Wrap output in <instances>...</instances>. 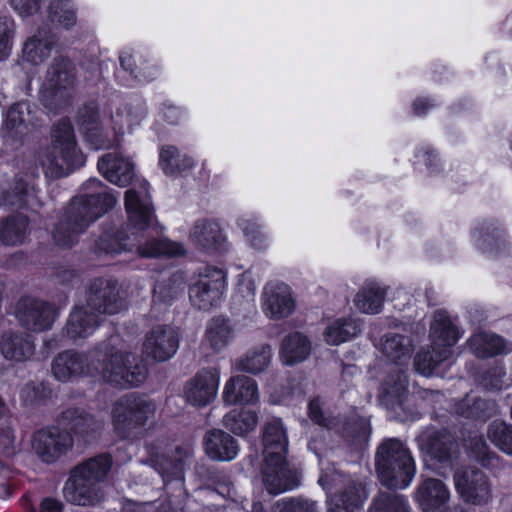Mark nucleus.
Masks as SVG:
<instances>
[{
	"mask_svg": "<svg viewBox=\"0 0 512 512\" xmlns=\"http://www.w3.org/2000/svg\"><path fill=\"white\" fill-rule=\"evenodd\" d=\"M83 195L74 198L53 231V239L59 247L73 246L81 233L101 215L112 209L117 197L109 193L102 183L89 179L83 184Z\"/></svg>",
	"mask_w": 512,
	"mask_h": 512,
	"instance_id": "2",
	"label": "nucleus"
},
{
	"mask_svg": "<svg viewBox=\"0 0 512 512\" xmlns=\"http://www.w3.org/2000/svg\"><path fill=\"white\" fill-rule=\"evenodd\" d=\"M358 332L359 327L354 320L340 318L329 323L323 337L328 345H340L355 337Z\"/></svg>",
	"mask_w": 512,
	"mask_h": 512,
	"instance_id": "41",
	"label": "nucleus"
},
{
	"mask_svg": "<svg viewBox=\"0 0 512 512\" xmlns=\"http://www.w3.org/2000/svg\"><path fill=\"white\" fill-rule=\"evenodd\" d=\"M455 490L467 504L487 505L493 497L489 478L474 467H460L453 476Z\"/></svg>",
	"mask_w": 512,
	"mask_h": 512,
	"instance_id": "12",
	"label": "nucleus"
},
{
	"mask_svg": "<svg viewBox=\"0 0 512 512\" xmlns=\"http://www.w3.org/2000/svg\"><path fill=\"white\" fill-rule=\"evenodd\" d=\"M61 503L55 499L46 498L42 501L40 512H61Z\"/></svg>",
	"mask_w": 512,
	"mask_h": 512,
	"instance_id": "61",
	"label": "nucleus"
},
{
	"mask_svg": "<svg viewBox=\"0 0 512 512\" xmlns=\"http://www.w3.org/2000/svg\"><path fill=\"white\" fill-rule=\"evenodd\" d=\"M53 42L44 32L28 38L22 49V59L28 63L37 65L47 59L51 53Z\"/></svg>",
	"mask_w": 512,
	"mask_h": 512,
	"instance_id": "36",
	"label": "nucleus"
},
{
	"mask_svg": "<svg viewBox=\"0 0 512 512\" xmlns=\"http://www.w3.org/2000/svg\"><path fill=\"white\" fill-rule=\"evenodd\" d=\"M126 307L116 282L97 279L89 287L85 298L71 311L66 333L71 339L87 338L99 326L103 313L116 314Z\"/></svg>",
	"mask_w": 512,
	"mask_h": 512,
	"instance_id": "3",
	"label": "nucleus"
},
{
	"mask_svg": "<svg viewBox=\"0 0 512 512\" xmlns=\"http://www.w3.org/2000/svg\"><path fill=\"white\" fill-rule=\"evenodd\" d=\"M490 441L502 452L512 456V427L503 421H493L487 431Z\"/></svg>",
	"mask_w": 512,
	"mask_h": 512,
	"instance_id": "47",
	"label": "nucleus"
},
{
	"mask_svg": "<svg viewBox=\"0 0 512 512\" xmlns=\"http://www.w3.org/2000/svg\"><path fill=\"white\" fill-rule=\"evenodd\" d=\"M484 406H486V402L482 399H474L472 406L467 404V408L463 409L462 405H459L457 408V412L468 417V418H482L486 417L484 412Z\"/></svg>",
	"mask_w": 512,
	"mask_h": 512,
	"instance_id": "55",
	"label": "nucleus"
},
{
	"mask_svg": "<svg viewBox=\"0 0 512 512\" xmlns=\"http://www.w3.org/2000/svg\"><path fill=\"white\" fill-rule=\"evenodd\" d=\"M141 257L155 258L159 256H181L186 253L183 244L167 239H150L140 243L137 248Z\"/></svg>",
	"mask_w": 512,
	"mask_h": 512,
	"instance_id": "39",
	"label": "nucleus"
},
{
	"mask_svg": "<svg viewBox=\"0 0 512 512\" xmlns=\"http://www.w3.org/2000/svg\"><path fill=\"white\" fill-rule=\"evenodd\" d=\"M262 309L270 319H283L295 310V301L290 288L283 283L269 284L263 291Z\"/></svg>",
	"mask_w": 512,
	"mask_h": 512,
	"instance_id": "20",
	"label": "nucleus"
},
{
	"mask_svg": "<svg viewBox=\"0 0 512 512\" xmlns=\"http://www.w3.org/2000/svg\"><path fill=\"white\" fill-rule=\"evenodd\" d=\"M61 421L73 431L75 436L82 438L85 442L95 438L103 428L101 421L76 408L65 410L61 415Z\"/></svg>",
	"mask_w": 512,
	"mask_h": 512,
	"instance_id": "29",
	"label": "nucleus"
},
{
	"mask_svg": "<svg viewBox=\"0 0 512 512\" xmlns=\"http://www.w3.org/2000/svg\"><path fill=\"white\" fill-rule=\"evenodd\" d=\"M225 286L224 271L216 267H206L189 289L190 301L200 310H209L219 304Z\"/></svg>",
	"mask_w": 512,
	"mask_h": 512,
	"instance_id": "13",
	"label": "nucleus"
},
{
	"mask_svg": "<svg viewBox=\"0 0 512 512\" xmlns=\"http://www.w3.org/2000/svg\"><path fill=\"white\" fill-rule=\"evenodd\" d=\"M36 111L28 102H19L10 107L3 125L5 141H21L36 126Z\"/></svg>",
	"mask_w": 512,
	"mask_h": 512,
	"instance_id": "16",
	"label": "nucleus"
},
{
	"mask_svg": "<svg viewBox=\"0 0 512 512\" xmlns=\"http://www.w3.org/2000/svg\"><path fill=\"white\" fill-rule=\"evenodd\" d=\"M204 449L207 456L216 461H231L239 452L237 440L223 430L214 429L206 433Z\"/></svg>",
	"mask_w": 512,
	"mask_h": 512,
	"instance_id": "26",
	"label": "nucleus"
},
{
	"mask_svg": "<svg viewBox=\"0 0 512 512\" xmlns=\"http://www.w3.org/2000/svg\"><path fill=\"white\" fill-rule=\"evenodd\" d=\"M111 465V457L107 454H101L81 462L70 471L69 475L75 476L79 480L100 485L106 478Z\"/></svg>",
	"mask_w": 512,
	"mask_h": 512,
	"instance_id": "31",
	"label": "nucleus"
},
{
	"mask_svg": "<svg viewBox=\"0 0 512 512\" xmlns=\"http://www.w3.org/2000/svg\"><path fill=\"white\" fill-rule=\"evenodd\" d=\"M243 288H246L248 290V296L253 299L255 295V287L251 285V283H241L238 286V291L243 292Z\"/></svg>",
	"mask_w": 512,
	"mask_h": 512,
	"instance_id": "64",
	"label": "nucleus"
},
{
	"mask_svg": "<svg viewBox=\"0 0 512 512\" xmlns=\"http://www.w3.org/2000/svg\"><path fill=\"white\" fill-rule=\"evenodd\" d=\"M273 512H318L315 501L303 498H284L273 506Z\"/></svg>",
	"mask_w": 512,
	"mask_h": 512,
	"instance_id": "48",
	"label": "nucleus"
},
{
	"mask_svg": "<svg viewBox=\"0 0 512 512\" xmlns=\"http://www.w3.org/2000/svg\"><path fill=\"white\" fill-rule=\"evenodd\" d=\"M72 435L58 427L44 428L34 433L32 448L45 463L52 464L72 450Z\"/></svg>",
	"mask_w": 512,
	"mask_h": 512,
	"instance_id": "14",
	"label": "nucleus"
},
{
	"mask_svg": "<svg viewBox=\"0 0 512 512\" xmlns=\"http://www.w3.org/2000/svg\"><path fill=\"white\" fill-rule=\"evenodd\" d=\"M190 242L206 253H215L225 249L226 238L218 222L201 219L195 222L189 233Z\"/></svg>",
	"mask_w": 512,
	"mask_h": 512,
	"instance_id": "21",
	"label": "nucleus"
},
{
	"mask_svg": "<svg viewBox=\"0 0 512 512\" xmlns=\"http://www.w3.org/2000/svg\"><path fill=\"white\" fill-rule=\"evenodd\" d=\"M76 12L77 8L72 0H51L48 6L51 21L65 29H70L76 24Z\"/></svg>",
	"mask_w": 512,
	"mask_h": 512,
	"instance_id": "44",
	"label": "nucleus"
},
{
	"mask_svg": "<svg viewBox=\"0 0 512 512\" xmlns=\"http://www.w3.org/2000/svg\"><path fill=\"white\" fill-rule=\"evenodd\" d=\"M28 233V220L23 215L7 218L0 224V241L5 245L22 244Z\"/></svg>",
	"mask_w": 512,
	"mask_h": 512,
	"instance_id": "40",
	"label": "nucleus"
},
{
	"mask_svg": "<svg viewBox=\"0 0 512 512\" xmlns=\"http://www.w3.org/2000/svg\"><path fill=\"white\" fill-rule=\"evenodd\" d=\"M380 348L382 353L400 367L409 363L412 353V343L408 337L388 333L382 337Z\"/></svg>",
	"mask_w": 512,
	"mask_h": 512,
	"instance_id": "34",
	"label": "nucleus"
},
{
	"mask_svg": "<svg viewBox=\"0 0 512 512\" xmlns=\"http://www.w3.org/2000/svg\"><path fill=\"white\" fill-rule=\"evenodd\" d=\"M125 208L128 215L129 234L121 232L120 235L115 236L109 232L104 233L97 242L99 250L107 254H119L130 245L125 242L126 240L133 238L134 241H138L139 235L151 226L154 209L146 181L142 180L137 186L126 191Z\"/></svg>",
	"mask_w": 512,
	"mask_h": 512,
	"instance_id": "5",
	"label": "nucleus"
},
{
	"mask_svg": "<svg viewBox=\"0 0 512 512\" xmlns=\"http://www.w3.org/2000/svg\"><path fill=\"white\" fill-rule=\"evenodd\" d=\"M271 359V347L268 344H261L247 350L233 365L238 371L257 375L268 368Z\"/></svg>",
	"mask_w": 512,
	"mask_h": 512,
	"instance_id": "32",
	"label": "nucleus"
},
{
	"mask_svg": "<svg viewBox=\"0 0 512 512\" xmlns=\"http://www.w3.org/2000/svg\"><path fill=\"white\" fill-rule=\"evenodd\" d=\"M156 411L157 406L153 400L134 393L124 395L111 409L113 429L123 439L134 437L154 419Z\"/></svg>",
	"mask_w": 512,
	"mask_h": 512,
	"instance_id": "9",
	"label": "nucleus"
},
{
	"mask_svg": "<svg viewBox=\"0 0 512 512\" xmlns=\"http://www.w3.org/2000/svg\"><path fill=\"white\" fill-rule=\"evenodd\" d=\"M420 447L431 461L439 463H450L458 452L454 437L445 430L423 435L420 438Z\"/></svg>",
	"mask_w": 512,
	"mask_h": 512,
	"instance_id": "23",
	"label": "nucleus"
},
{
	"mask_svg": "<svg viewBox=\"0 0 512 512\" xmlns=\"http://www.w3.org/2000/svg\"><path fill=\"white\" fill-rule=\"evenodd\" d=\"M415 499L422 512H445L450 508L451 492L443 481L427 478L419 485Z\"/></svg>",
	"mask_w": 512,
	"mask_h": 512,
	"instance_id": "19",
	"label": "nucleus"
},
{
	"mask_svg": "<svg viewBox=\"0 0 512 512\" xmlns=\"http://www.w3.org/2000/svg\"><path fill=\"white\" fill-rule=\"evenodd\" d=\"M407 389V377L402 369L394 376L390 375L384 383V390L387 394L400 398Z\"/></svg>",
	"mask_w": 512,
	"mask_h": 512,
	"instance_id": "53",
	"label": "nucleus"
},
{
	"mask_svg": "<svg viewBox=\"0 0 512 512\" xmlns=\"http://www.w3.org/2000/svg\"><path fill=\"white\" fill-rule=\"evenodd\" d=\"M238 226L254 247L259 249L264 247L265 236L260 230V225L253 218H241L238 221Z\"/></svg>",
	"mask_w": 512,
	"mask_h": 512,
	"instance_id": "51",
	"label": "nucleus"
},
{
	"mask_svg": "<svg viewBox=\"0 0 512 512\" xmlns=\"http://www.w3.org/2000/svg\"><path fill=\"white\" fill-rule=\"evenodd\" d=\"M117 337L97 345L87 354L59 353L52 362V374L61 382L87 375L121 387H137L147 378L146 366L131 352L116 347Z\"/></svg>",
	"mask_w": 512,
	"mask_h": 512,
	"instance_id": "1",
	"label": "nucleus"
},
{
	"mask_svg": "<svg viewBox=\"0 0 512 512\" xmlns=\"http://www.w3.org/2000/svg\"><path fill=\"white\" fill-rule=\"evenodd\" d=\"M76 83L75 67L64 57H56L51 62L43 84L42 101L44 105L57 110L67 105L72 98V89Z\"/></svg>",
	"mask_w": 512,
	"mask_h": 512,
	"instance_id": "10",
	"label": "nucleus"
},
{
	"mask_svg": "<svg viewBox=\"0 0 512 512\" xmlns=\"http://www.w3.org/2000/svg\"><path fill=\"white\" fill-rule=\"evenodd\" d=\"M13 472L0 460V498L6 499L11 495V485L8 479L12 478Z\"/></svg>",
	"mask_w": 512,
	"mask_h": 512,
	"instance_id": "56",
	"label": "nucleus"
},
{
	"mask_svg": "<svg viewBox=\"0 0 512 512\" xmlns=\"http://www.w3.org/2000/svg\"><path fill=\"white\" fill-rule=\"evenodd\" d=\"M219 374L216 369L200 370L185 386L186 401L196 407L210 404L217 396Z\"/></svg>",
	"mask_w": 512,
	"mask_h": 512,
	"instance_id": "17",
	"label": "nucleus"
},
{
	"mask_svg": "<svg viewBox=\"0 0 512 512\" xmlns=\"http://www.w3.org/2000/svg\"><path fill=\"white\" fill-rule=\"evenodd\" d=\"M234 331L229 320L221 317L210 320L206 327L205 342L214 351L225 348L233 339Z\"/></svg>",
	"mask_w": 512,
	"mask_h": 512,
	"instance_id": "37",
	"label": "nucleus"
},
{
	"mask_svg": "<svg viewBox=\"0 0 512 512\" xmlns=\"http://www.w3.org/2000/svg\"><path fill=\"white\" fill-rule=\"evenodd\" d=\"M490 227H486V226H483L481 228H477L476 231L474 232V237L477 241H482L485 242L486 239H484V237L487 235V236H490Z\"/></svg>",
	"mask_w": 512,
	"mask_h": 512,
	"instance_id": "63",
	"label": "nucleus"
},
{
	"mask_svg": "<svg viewBox=\"0 0 512 512\" xmlns=\"http://www.w3.org/2000/svg\"><path fill=\"white\" fill-rule=\"evenodd\" d=\"M159 164L165 174L173 175L192 168L194 161L186 155H181L176 147L167 145L160 150Z\"/></svg>",
	"mask_w": 512,
	"mask_h": 512,
	"instance_id": "42",
	"label": "nucleus"
},
{
	"mask_svg": "<svg viewBox=\"0 0 512 512\" xmlns=\"http://www.w3.org/2000/svg\"><path fill=\"white\" fill-rule=\"evenodd\" d=\"M11 5L21 17H28L39 11L40 0H11Z\"/></svg>",
	"mask_w": 512,
	"mask_h": 512,
	"instance_id": "54",
	"label": "nucleus"
},
{
	"mask_svg": "<svg viewBox=\"0 0 512 512\" xmlns=\"http://www.w3.org/2000/svg\"><path fill=\"white\" fill-rule=\"evenodd\" d=\"M264 463L263 484L271 494H280L298 486L296 472L287 461L288 435L280 418L269 420L262 433Z\"/></svg>",
	"mask_w": 512,
	"mask_h": 512,
	"instance_id": "4",
	"label": "nucleus"
},
{
	"mask_svg": "<svg viewBox=\"0 0 512 512\" xmlns=\"http://www.w3.org/2000/svg\"><path fill=\"white\" fill-rule=\"evenodd\" d=\"M385 294V289L378 283L368 282L356 294L354 304L363 313L376 314L382 308Z\"/></svg>",
	"mask_w": 512,
	"mask_h": 512,
	"instance_id": "35",
	"label": "nucleus"
},
{
	"mask_svg": "<svg viewBox=\"0 0 512 512\" xmlns=\"http://www.w3.org/2000/svg\"><path fill=\"white\" fill-rule=\"evenodd\" d=\"M176 294V290L166 289L165 285L162 283H158L154 287V297L162 302L170 301L174 295Z\"/></svg>",
	"mask_w": 512,
	"mask_h": 512,
	"instance_id": "59",
	"label": "nucleus"
},
{
	"mask_svg": "<svg viewBox=\"0 0 512 512\" xmlns=\"http://www.w3.org/2000/svg\"><path fill=\"white\" fill-rule=\"evenodd\" d=\"M311 350L312 347L309 339L305 335L295 332L283 339L280 359L285 365H294L306 360Z\"/></svg>",
	"mask_w": 512,
	"mask_h": 512,
	"instance_id": "33",
	"label": "nucleus"
},
{
	"mask_svg": "<svg viewBox=\"0 0 512 512\" xmlns=\"http://www.w3.org/2000/svg\"><path fill=\"white\" fill-rule=\"evenodd\" d=\"M470 456L480 462L484 467L495 466L498 456L489 451L487 444L482 438H473L468 444Z\"/></svg>",
	"mask_w": 512,
	"mask_h": 512,
	"instance_id": "49",
	"label": "nucleus"
},
{
	"mask_svg": "<svg viewBox=\"0 0 512 512\" xmlns=\"http://www.w3.org/2000/svg\"><path fill=\"white\" fill-rule=\"evenodd\" d=\"M63 494L68 502L79 506H96L104 499L100 485L79 480L72 475H69L63 487Z\"/></svg>",
	"mask_w": 512,
	"mask_h": 512,
	"instance_id": "24",
	"label": "nucleus"
},
{
	"mask_svg": "<svg viewBox=\"0 0 512 512\" xmlns=\"http://www.w3.org/2000/svg\"><path fill=\"white\" fill-rule=\"evenodd\" d=\"M431 349L420 350L414 360L415 370L423 376H430L438 364L451 356V351L447 348L439 349L432 344Z\"/></svg>",
	"mask_w": 512,
	"mask_h": 512,
	"instance_id": "43",
	"label": "nucleus"
},
{
	"mask_svg": "<svg viewBox=\"0 0 512 512\" xmlns=\"http://www.w3.org/2000/svg\"><path fill=\"white\" fill-rule=\"evenodd\" d=\"M434 107V103L427 98H417L413 102V110L417 115H423L427 110Z\"/></svg>",
	"mask_w": 512,
	"mask_h": 512,
	"instance_id": "60",
	"label": "nucleus"
},
{
	"mask_svg": "<svg viewBox=\"0 0 512 512\" xmlns=\"http://www.w3.org/2000/svg\"><path fill=\"white\" fill-rule=\"evenodd\" d=\"M309 417L320 426H328L327 419L324 417L321 405L318 399L311 400L308 405Z\"/></svg>",
	"mask_w": 512,
	"mask_h": 512,
	"instance_id": "57",
	"label": "nucleus"
},
{
	"mask_svg": "<svg viewBox=\"0 0 512 512\" xmlns=\"http://www.w3.org/2000/svg\"><path fill=\"white\" fill-rule=\"evenodd\" d=\"M375 465L380 481L390 489L407 488L416 472L409 449L396 438L387 439L380 444Z\"/></svg>",
	"mask_w": 512,
	"mask_h": 512,
	"instance_id": "7",
	"label": "nucleus"
},
{
	"mask_svg": "<svg viewBox=\"0 0 512 512\" xmlns=\"http://www.w3.org/2000/svg\"><path fill=\"white\" fill-rule=\"evenodd\" d=\"M371 512H411L407 499L399 494L380 493L373 499Z\"/></svg>",
	"mask_w": 512,
	"mask_h": 512,
	"instance_id": "46",
	"label": "nucleus"
},
{
	"mask_svg": "<svg viewBox=\"0 0 512 512\" xmlns=\"http://www.w3.org/2000/svg\"><path fill=\"white\" fill-rule=\"evenodd\" d=\"M468 344L472 352L479 358L512 352V342L492 332L479 331L469 338Z\"/></svg>",
	"mask_w": 512,
	"mask_h": 512,
	"instance_id": "27",
	"label": "nucleus"
},
{
	"mask_svg": "<svg viewBox=\"0 0 512 512\" xmlns=\"http://www.w3.org/2000/svg\"><path fill=\"white\" fill-rule=\"evenodd\" d=\"M5 442L4 450L5 453L11 454L14 452L13 439L9 432H7L2 439H0V445Z\"/></svg>",
	"mask_w": 512,
	"mask_h": 512,
	"instance_id": "62",
	"label": "nucleus"
},
{
	"mask_svg": "<svg viewBox=\"0 0 512 512\" xmlns=\"http://www.w3.org/2000/svg\"><path fill=\"white\" fill-rule=\"evenodd\" d=\"M321 465L319 485L330 492L328 496V512H356L360 510L366 501L368 494L364 484L357 478L346 476L338 472L334 467L324 469Z\"/></svg>",
	"mask_w": 512,
	"mask_h": 512,
	"instance_id": "8",
	"label": "nucleus"
},
{
	"mask_svg": "<svg viewBox=\"0 0 512 512\" xmlns=\"http://www.w3.org/2000/svg\"><path fill=\"white\" fill-rule=\"evenodd\" d=\"M430 338L434 346L451 351V347L460 338V332L446 312L437 311L431 324Z\"/></svg>",
	"mask_w": 512,
	"mask_h": 512,
	"instance_id": "30",
	"label": "nucleus"
},
{
	"mask_svg": "<svg viewBox=\"0 0 512 512\" xmlns=\"http://www.w3.org/2000/svg\"><path fill=\"white\" fill-rule=\"evenodd\" d=\"M99 172L111 183L125 187L134 177V165L127 159L116 153H108L102 156L97 163Z\"/></svg>",
	"mask_w": 512,
	"mask_h": 512,
	"instance_id": "25",
	"label": "nucleus"
},
{
	"mask_svg": "<svg viewBox=\"0 0 512 512\" xmlns=\"http://www.w3.org/2000/svg\"><path fill=\"white\" fill-rule=\"evenodd\" d=\"M259 398L257 382L248 376L235 375L224 384L222 400L226 405H253Z\"/></svg>",
	"mask_w": 512,
	"mask_h": 512,
	"instance_id": "22",
	"label": "nucleus"
},
{
	"mask_svg": "<svg viewBox=\"0 0 512 512\" xmlns=\"http://www.w3.org/2000/svg\"><path fill=\"white\" fill-rule=\"evenodd\" d=\"M0 351L6 360L24 362L34 355L35 345L30 336L24 333H5L0 340Z\"/></svg>",
	"mask_w": 512,
	"mask_h": 512,
	"instance_id": "28",
	"label": "nucleus"
},
{
	"mask_svg": "<svg viewBox=\"0 0 512 512\" xmlns=\"http://www.w3.org/2000/svg\"><path fill=\"white\" fill-rule=\"evenodd\" d=\"M120 512H151V504L125 500L122 502Z\"/></svg>",
	"mask_w": 512,
	"mask_h": 512,
	"instance_id": "58",
	"label": "nucleus"
},
{
	"mask_svg": "<svg viewBox=\"0 0 512 512\" xmlns=\"http://www.w3.org/2000/svg\"><path fill=\"white\" fill-rule=\"evenodd\" d=\"M178 349L176 332L167 326H157L149 331L143 343V354L155 361L170 359Z\"/></svg>",
	"mask_w": 512,
	"mask_h": 512,
	"instance_id": "18",
	"label": "nucleus"
},
{
	"mask_svg": "<svg viewBox=\"0 0 512 512\" xmlns=\"http://www.w3.org/2000/svg\"><path fill=\"white\" fill-rule=\"evenodd\" d=\"M505 377L506 371L504 367L497 364L486 372L483 378L484 386L493 390H499L503 387L509 386L510 383L504 380Z\"/></svg>",
	"mask_w": 512,
	"mask_h": 512,
	"instance_id": "52",
	"label": "nucleus"
},
{
	"mask_svg": "<svg viewBox=\"0 0 512 512\" xmlns=\"http://www.w3.org/2000/svg\"><path fill=\"white\" fill-rule=\"evenodd\" d=\"M57 315L52 304L32 297L21 298L15 307V316L20 324L35 332L50 329Z\"/></svg>",
	"mask_w": 512,
	"mask_h": 512,
	"instance_id": "15",
	"label": "nucleus"
},
{
	"mask_svg": "<svg viewBox=\"0 0 512 512\" xmlns=\"http://www.w3.org/2000/svg\"><path fill=\"white\" fill-rule=\"evenodd\" d=\"M15 33V23L11 17H0V61L10 54Z\"/></svg>",
	"mask_w": 512,
	"mask_h": 512,
	"instance_id": "50",
	"label": "nucleus"
},
{
	"mask_svg": "<svg viewBox=\"0 0 512 512\" xmlns=\"http://www.w3.org/2000/svg\"><path fill=\"white\" fill-rule=\"evenodd\" d=\"M34 175H30L27 177H23L21 175L16 176L14 181V189L13 191L10 190H3L2 194L0 195V206L2 205H18L21 206L25 203L24 197L26 195H29L31 190H33V180Z\"/></svg>",
	"mask_w": 512,
	"mask_h": 512,
	"instance_id": "45",
	"label": "nucleus"
},
{
	"mask_svg": "<svg viewBox=\"0 0 512 512\" xmlns=\"http://www.w3.org/2000/svg\"><path fill=\"white\" fill-rule=\"evenodd\" d=\"M115 123L114 136L110 137L106 131L99 125V112L94 104L84 107L78 116L80 128L86 138L94 149H108L118 144V136L123 134L124 126L128 127L136 125L142 119L141 115H132L130 113L124 114L118 112L112 116Z\"/></svg>",
	"mask_w": 512,
	"mask_h": 512,
	"instance_id": "11",
	"label": "nucleus"
},
{
	"mask_svg": "<svg viewBox=\"0 0 512 512\" xmlns=\"http://www.w3.org/2000/svg\"><path fill=\"white\" fill-rule=\"evenodd\" d=\"M223 424L235 435L244 437L255 430L258 415L247 409H233L223 417Z\"/></svg>",
	"mask_w": 512,
	"mask_h": 512,
	"instance_id": "38",
	"label": "nucleus"
},
{
	"mask_svg": "<svg viewBox=\"0 0 512 512\" xmlns=\"http://www.w3.org/2000/svg\"><path fill=\"white\" fill-rule=\"evenodd\" d=\"M41 165L49 178L67 176L84 165V155L77 148L72 125L69 120L59 121L52 133L51 145L41 156Z\"/></svg>",
	"mask_w": 512,
	"mask_h": 512,
	"instance_id": "6",
	"label": "nucleus"
}]
</instances>
